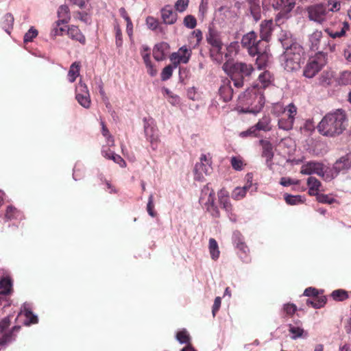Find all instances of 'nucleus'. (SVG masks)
I'll return each instance as SVG.
<instances>
[{"label":"nucleus","instance_id":"f257e3e1","mask_svg":"<svg viewBox=\"0 0 351 351\" xmlns=\"http://www.w3.org/2000/svg\"><path fill=\"white\" fill-rule=\"evenodd\" d=\"M347 121L346 112L338 109L326 114L319 123L317 130L323 136L333 137L346 130Z\"/></svg>","mask_w":351,"mask_h":351},{"label":"nucleus","instance_id":"f03ea898","mask_svg":"<svg viewBox=\"0 0 351 351\" xmlns=\"http://www.w3.org/2000/svg\"><path fill=\"white\" fill-rule=\"evenodd\" d=\"M341 8L339 0H328L310 5L307 8L308 18L317 23L322 24L332 16V12H337Z\"/></svg>","mask_w":351,"mask_h":351},{"label":"nucleus","instance_id":"7ed1b4c3","mask_svg":"<svg viewBox=\"0 0 351 351\" xmlns=\"http://www.w3.org/2000/svg\"><path fill=\"white\" fill-rule=\"evenodd\" d=\"M223 70L230 76L234 86L242 87L245 80L248 79L254 71L252 64L242 62H232L227 60L222 66Z\"/></svg>","mask_w":351,"mask_h":351},{"label":"nucleus","instance_id":"20e7f679","mask_svg":"<svg viewBox=\"0 0 351 351\" xmlns=\"http://www.w3.org/2000/svg\"><path fill=\"white\" fill-rule=\"evenodd\" d=\"M239 102L243 106V112L256 114L264 106L265 99L259 88L254 86L239 97Z\"/></svg>","mask_w":351,"mask_h":351},{"label":"nucleus","instance_id":"39448f33","mask_svg":"<svg viewBox=\"0 0 351 351\" xmlns=\"http://www.w3.org/2000/svg\"><path fill=\"white\" fill-rule=\"evenodd\" d=\"M303 54V47L300 45H293L285 49L284 53L280 56L281 65L287 71H296L300 67Z\"/></svg>","mask_w":351,"mask_h":351},{"label":"nucleus","instance_id":"423d86ee","mask_svg":"<svg viewBox=\"0 0 351 351\" xmlns=\"http://www.w3.org/2000/svg\"><path fill=\"white\" fill-rule=\"evenodd\" d=\"M263 44L261 40H257V36L254 32H250L245 34L241 39L242 46L247 49L251 56H258L256 59V64L258 69L262 67L259 62L265 58Z\"/></svg>","mask_w":351,"mask_h":351},{"label":"nucleus","instance_id":"0eeeda50","mask_svg":"<svg viewBox=\"0 0 351 351\" xmlns=\"http://www.w3.org/2000/svg\"><path fill=\"white\" fill-rule=\"evenodd\" d=\"M327 56L319 52L308 60L303 70V75L307 78L313 77L326 64Z\"/></svg>","mask_w":351,"mask_h":351},{"label":"nucleus","instance_id":"6e6552de","mask_svg":"<svg viewBox=\"0 0 351 351\" xmlns=\"http://www.w3.org/2000/svg\"><path fill=\"white\" fill-rule=\"evenodd\" d=\"M199 202L213 217L219 216V209L215 204V193L208 185L202 190Z\"/></svg>","mask_w":351,"mask_h":351},{"label":"nucleus","instance_id":"1a4fd4ad","mask_svg":"<svg viewBox=\"0 0 351 351\" xmlns=\"http://www.w3.org/2000/svg\"><path fill=\"white\" fill-rule=\"evenodd\" d=\"M235 8L231 5H223L215 12L214 21L220 26L231 23L237 18Z\"/></svg>","mask_w":351,"mask_h":351},{"label":"nucleus","instance_id":"9d476101","mask_svg":"<svg viewBox=\"0 0 351 351\" xmlns=\"http://www.w3.org/2000/svg\"><path fill=\"white\" fill-rule=\"evenodd\" d=\"M143 122L145 137L150 142L152 149H156L159 140V135L154 120L152 118H144Z\"/></svg>","mask_w":351,"mask_h":351},{"label":"nucleus","instance_id":"9b49d317","mask_svg":"<svg viewBox=\"0 0 351 351\" xmlns=\"http://www.w3.org/2000/svg\"><path fill=\"white\" fill-rule=\"evenodd\" d=\"M300 173L304 175L317 174L325 180L329 181V179L327 178V167H325L321 162L315 161L306 162L302 166Z\"/></svg>","mask_w":351,"mask_h":351},{"label":"nucleus","instance_id":"f8f14e48","mask_svg":"<svg viewBox=\"0 0 351 351\" xmlns=\"http://www.w3.org/2000/svg\"><path fill=\"white\" fill-rule=\"evenodd\" d=\"M195 179L198 181H202L204 176L211 173L212 167L210 159L206 155L202 154L199 158V162H197L195 169Z\"/></svg>","mask_w":351,"mask_h":351},{"label":"nucleus","instance_id":"ddd939ff","mask_svg":"<svg viewBox=\"0 0 351 351\" xmlns=\"http://www.w3.org/2000/svg\"><path fill=\"white\" fill-rule=\"evenodd\" d=\"M286 117H282L278 120V128L284 130L292 129L297 114V108L293 104H289L284 110Z\"/></svg>","mask_w":351,"mask_h":351},{"label":"nucleus","instance_id":"4468645a","mask_svg":"<svg viewBox=\"0 0 351 351\" xmlns=\"http://www.w3.org/2000/svg\"><path fill=\"white\" fill-rule=\"evenodd\" d=\"M75 98L77 102L84 108L90 106V97L87 86L80 81L75 87Z\"/></svg>","mask_w":351,"mask_h":351},{"label":"nucleus","instance_id":"2eb2a0df","mask_svg":"<svg viewBox=\"0 0 351 351\" xmlns=\"http://www.w3.org/2000/svg\"><path fill=\"white\" fill-rule=\"evenodd\" d=\"M349 169H351V160L350 161L348 156L341 157L335 162L332 168L327 167V178L329 179V180H331L337 177L341 171Z\"/></svg>","mask_w":351,"mask_h":351},{"label":"nucleus","instance_id":"dca6fc26","mask_svg":"<svg viewBox=\"0 0 351 351\" xmlns=\"http://www.w3.org/2000/svg\"><path fill=\"white\" fill-rule=\"evenodd\" d=\"M259 144L262 146L261 156L265 159V165L269 169L273 170V158L274 153L272 144L267 140H260Z\"/></svg>","mask_w":351,"mask_h":351},{"label":"nucleus","instance_id":"f3484780","mask_svg":"<svg viewBox=\"0 0 351 351\" xmlns=\"http://www.w3.org/2000/svg\"><path fill=\"white\" fill-rule=\"evenodd\" d=\"M295 5V0H277L276 2H273L274 8L280 11L277 15V20L282 17H287Z\"/></svg>","mask_w":351,"mask_h":351},{"label":"nucleus","instance_id":"a211bd4d","mask_svg":"<svg viewBox=\"0 0 351 351\" xmlns=\"http://www.w3.org/2000/svg\"><path fill=\"white\" fill-rule=\"evenodd\" d=\"M191 56V49L186 46H183L179 49L178 52L173 53L170 56V60L176 68L180 63L186 64L189 62Z\"/></svg>","mask_w":351,"mask_h":351},{"label":"nucleus","instance_id":"6ab92c4d","mask_svg":"<svg viewBox=\"0 0 351 351\" xmlns=\"http://www.w3.org/2000/svg\"><path fill=\"white\" fill-rule=\"evenodd\" d=\"M161 16L164 23L167 25L174 24L178 19L176 12L173 11L171 5H166L162 9Z\"/></svg>","mask_w":351,"mask_h":351},{"label":"nucleus","instance_id":"aec40b11","mask_svg":"<svg viewBox=\"0 0 351 351\" xmlns=\"http://www.w3.org/2000/svg\"><path fill=\"white\" fill-rule=\"evenodd\" d=\"M219 95L225 102L231 100L233 95V90L230 80L226 79L222 81V84L219 90Z\"/></svg>","mask_w":351,"mask_h":351},{"label":"nucleus","instance_id":"412c9836","mask_svg":"<svg viewBox=\"0 0 351 351\" xmlns=\"http://www.w3.org/2000/svg\"><path fill=\"white\" fill-rule=\"evenodd\" d=\"M278 38L284 49L291 47L293 45H299L294 41L291 32L287 30H280Z\"/></svg>","mask_w":351,"mask_h":351},{"label":"nucleus","instance_id":"4be33fe9","mask_svg":"<svg viewBox=\"0 0 351 351\" xmlns=\"http://www.w3.org/2000/svg\"><path fill=\"white\" fill-rule=\"evenodd\" d=\"M274 23L272 20H265L261 24L260 33L261 39L267 41L273 30Z\"/></svg>","mask_w":351,"mask_h":351},{"label":"nucleus","instance_id":"5701e85b","mask_svg":"<svg viewBox=\"0 0 351 351\" xmlns=\"http://www.w3.org/2000/svg\"><path fill=\"white\" fill-rule=\"evenodd\" d=\"M20 314H23L26 317V320L24 322L25 325H30L31 324H36L38 322V317L34 315L31 311V307L29 304H24Z\"/></svg>","mask_w":351,"mask_h":351},{"label":"nucleus","instance_id":"b1692460","mask_svg":"<svg viewBox=\"0 0 351 351\" xmlns=\"http://www.w3.org/2000/svg\"><path fill=\"white\" fill-rule=\"evenodd\" d=\"M322 39L323 36L321 31L316 30L312 33L308 38L310 49L314 51H317Z\"/></svg>","mask_w":351,"mask_h":351},{"label":"nucleus","instance_id":"393cba45","mask_svg":"<svg viewBox=\"0 0 351 351\" xmlns=\"http://www.w3.org/2000/svg\"><path fill=\"white\" fill-rule=\"evenodd\" d=\"M340 30L339 31H334L331 29H326L325 32L329 35L332 38H341L344 36L346 32L349 29V24L348 22H342L339 25Z\"/></svg>","mask_w":351,"mask_h":351},{"label":"nucleus","instance_id":"a878e982","mask_svg":"<svg viewBox=\"0 0 351 351\" xmlns=\"http://www.w3.org/2000/svg\"><path fill=\"white\" fill-rule=\"evenodd\" d=\"M258 80V83L256 86V88H266L271 84L272 76L269 71H265L259 74Z\"/></svg>","mask_w":351,"mask_h":351},{"label":"nucleus","instance_id":"bb28decb","mask_svg":"<svg viewBox=\"0 0 351 351\" xmlns=\"http://www.w3.org/2000/svg\"><path fill=\"white\" fill-rule=\"evenodd\" d=\"M67 34L71 38L79 41L80 43H85L86 39L81 31L76 26H71L67 30Z\"/></svg>","mask_w":351,"mask_h":351},{"label":"nucleus","instance_id":"cd10ccee","mask_svg":"<svg viewBox=\"0 0 351 351\" xmlns=\"http://www.w3.org/2000/svg\"><path fill=\"white\" fill-rule=\"evenodd\" d=\"M251 14L254 19L258 21L261 17V10L259 0H249Z\"/></svg>","mask_w":351,"mask_h":351},{"label":"nucleus","instance_id":"c85d7f7f","mask_svg":"<svg viewBox=\"0 0 351 351\" xmlns=\"http://www.w3.org/2000/svg\"><path fill=\"white\" fill-rule=\"evenodd\" d=\"M206 40L211 46V48L215 47V49H217L218 47H223V43L219 36L215 32H209Z\"/></svg>","mask_w":351,"mask_h":351},{"label":"nucleus","instance_id":"c756f323","mask_svg":"<svg viewBox=\"0 0 351 351\" xmlns=\"http://www.w3.org/2000/svg\"><path fill=\"white\" fill-rule=\"evenodd\" d=\"M254 127L256 128V131H270L271 130V118L269 116H264Z\"/></svg>","mask_w":351,"mask_h":351},{"label":"nucleus","instance_id":"7c9ffc66","mask_svg":"<svg viewBox=\"0 0 351 351\" xmlns=\"http://www.w3.org/2000/svg\"><path fill=\"white\" fill-rule=\"evenodd\" d=\"M58 21L67 23L70 19L69 8L66 5H62L58 10Z\"/></svg>","mask_w":351,"mask_h":351},{"label":"nucleus","instance_id":"2f4dec72","mask_svg":"<svg viewBox=\"0 0 351 351\" xmlns=\"http://www.w3.org/2000/svg\"><path fill=\"white\" fill-rule=\"evenodd\" d=\"M168 47L167 43H162L156 45L153 51V56L157 61L162 60L165 58V49Z\"/></svg>","mask_w":351,"mask_h":351},{"label":"nucleus","instance_id":"473e14b6","mask_svg":"<svg viewBox=\"0 0 351 351\" xmlns=\"http://www.w3.org/2000/svg\"><path fill=\"white\" fill-rule=\"evenodd\" d=\"M307 185L309 189V194L314 195L317 194V191H319L321 186L320 182L315 177L310 176L307 179Z\"/></svg>","mask_w":351,"mask_h":351},{"label":"nucleus","instance_id":"72a5a7b5","mask_svg":"<svg viewBox=\"0 0 351 351\" xmlns=\"http://www.w3.org/2000/svg\"><path fill=\"white\" fill-rule=\"evenodd\" d=\"M326 303V298L325 296H317L306 300L308 306H312L315 308H320Z\"/></svg>","mask_w":351,"mask_h":351},{"label":"nucleus","instance_id":"f704fd0d","mask_svg":"<svg viewBox=\"0 0 351 351\" xmlns=\"http://www.w3.org/2000/svg\"><path fill=\"white\" fill-rule=\"evenodd\" d=\"M19 328V326H14L12 330L6 332L3 335L2 337L0 339V349L14 340L13 331H18Z\"/></svg>","mask_w":351,"mask_h":351},{"label":"nucleus","instance_id":"c9c22d12","mask_svg":"<svg viewBox=\"0 0 351 351\" xmlns=\"http://www.w3.org/2000/svg\"><path fill=\"white\" fill-rule=\"evenodd\" d=\"M209 252L213 260H217L219 257L220 252L217 242L215 239L210 238L209 239Z\"/></svg>","mask_w":351,"mask_h":351},{"label":"nucleus","instance_id":"e433bc0d","mask_svg":"<svg viewBox=\"0 0 351 351\" xmlns=\"http://www.w3.org/2000/svg\"><path fill=\"white\" fill-rule=\"evenodd\" d=\"M289 331L291 334V339H296L300 337H306L307 336V332L300 326L289 324Z\"/></svg>","mask_w":351,"mask_h":351},{"label":"nucleus","instance_id":"4c0bfd02","mask_svg":"<svg viewBox=\"0 0 351 351\" xmlns=\"http://www.w3.org/2000/svg\"><path fill=\"white\" fill-rule=\"evenodd\" d=\"M102 156L108 159L113 160L115 163L119 165L121 167H124L126 165L125 160L118 154L114 152L106 154L104 149L101 150Z\"/></svg>","mask_w":351,"mask_h":351},{"label":"nucleus","instance_id":"58836bf2","mask_svg":"<svg viewBox=\"0 0 351 351\" xmlns=\"http://www.w3.org/2000/svg\"><path fill=\"white\" fill-rule=\"evenodd\" d=\"M236 244H237V247L239 250V256H240L241 258L244 262H248L249 258L247 257V253L249 252V249H248L247 246L240 239L238 240V241L236 243Z\"/></svg>","mask_w":351,"mask_h":351},{"label":"nucleus","instance_id":"ea45409f","mask_svg":"<svg viewBox=\"0 0 351 351\" xmlns=\"http://www.w3.org/2000/svg\"><path fill=\"white\" fill-rule=\"evenodd\" d=\"M5 217L9 219H21L23 217L22 213L12 206H8L6 213Z\"/></svg>","mask_w":351,"mask_h":351},{"label":"nucleus","instance_id":"a19ab883","mask_svg":"<svg viewBox=\"0 0 351 351\" xmlns=\"http://www.w3.org/2000/svg\"><path fill=\"white\" fill-rule=\"evenodd\" d=\"M80 74V65L77 62L73 63L68 73V78L70 82H73Z\"/></svg>","mask_w":351,"mask_h":351},{"label":"nucleus","instance_id":"79ce46f5","mask_svg":"<svg viewBox=\"0 0 351 351\" xmlns=\"http://www.w3.org/2000/svg\"><path fill=\"white\" fill-rule=\"evenodd\" d=\"M222 47H218L217 49L210 48V57L213 61L216 62L218 64H221L223 60V54L221 52Z\"/></svg>","mask_w":351,"mask_h":351},{"label":"nucleus","instance_id":"37998d69","mask_svg":"<svg viewBox=\"0 0 351 351\" xmlns=\"http://www.w3.org/2000/svg\"><path fill=\"white\" fill-rule=\"evenodd\" d=\"M101 133H102V135L104 137H106V138L107 145L108 147L114 146V138L112 136V135L110 134L109 130H108V128H106V126L105 125V124L103 121L101 122Z\"/></svg>","mask_w":351,"mask_h":351},{"label":"nucleus","instance_id":"c03bdc74","mask_svg":"<svg viewBox=\"0 0 351 351\" xmlns=\"http://www.w3.org/2000/svg\"><path fill=\"white\" fill-rule=\"evenodd\" d=\"M285 200L289 205H296L303 202V197L301 195H285Z\"/></svg>","mask_w":351,"mask_h":351},{"label":"nucleus","instance_id":"a18cd8bd","mask_svg":"<svg viewBox=\"0 0 351 351\" xmlns=\"http://www.w3.org/2000/svg\"><path fill=\"white\" fill-rule=\"evenodd\" d=\"M62 24H65L64 23H62L60 21H57L53 25V28L51 32V36L52 37H56L57 36H60L65 31V28L64 27H61Z\"/></svg>","mask_w":351,"mask_h":351},{"label":"nucleus","instance_id":"49530a36","mask_svg":"<svg viewBox=\"0 0 351 351\" xmlns=\"http://www.w3.org/2000/svg\"><path fill=\"white\" fill-rule=\"evenodd\" d=\"M331 296L335 300L337 301H343L348 297L347 292L343 289L333 291Z\"/></svg>","mask_w":351,"mask_h":351},{"label":"nucleus","instance_id":"de8ad7c7","mask_svg":"<svg viewBox=\"0 0 351 351\" xmlns=\"http://www.w3.org/2000/svg\"><path fill=\"white\" fill-rule=\"evenodd\" d=\"M176 339L180 343H187L189 342L190 337L186 330H182L178 332Z\"/></svg>","mask_w":351,"mask_h":351},{"label":"nucleus","instance_id":"09e8293b","mask_svg":"<svg viewBox=\"0 0 351 351\" xmlns=\"http://www.w3.org/2000/svg\"><path fill=\"white\" fill-rule=\"evenodd\" d=\"M38 35V31L32 27L24 36V43L32 42V40L36 38Z\"/></svg>","mask_w":351,"mask_h":351},{"label":"nucleus","instance_id":"8fccbe9b","mask_svg":"<svg viewBox=\"0 0 351 351\" xmlns=\"http://www.w3.org/2000/svg\"><path fill=\"white\" fill-rule=\"evenodd\" d=\"M184 24L186 27L193 29L197 25L196 19L191 15H187L184 19Z\"/></svg>","mask_w":351,"mask_h":351},{"label":"nucleus","instance_id":"3c124183","mask_svg":"<svg viewBox=\"0 0 351 351\" xmlns=\"http://www.w3.org/2000/svg\"><path fill=\"white\" fill-rule=\"evenodd\" d=\"M245 196V193L244 189H241V187H236L232 193V197L236 200L241 199Z\"/></svg>","mask_w":351,"mask_h":351},{"label":"nucleus","instance_id":"603ef678","mask_svg":"<svg viewBox=\"0 0 351 351\" xmlns=\"http://www.w3.org/2000/svg\"><path fill=\"white\" fill-rule=\"evenodd\" d=\"M231 165L234 169L241 171L243 169V162L240 158L234 156L231 158Z\"/></svg>","mask_w":351,"mask_h":351},{"label":"nucleus","instance_id":"864d4df0","mask_svg":"<svg viewBox=\"0 0 351 351\" xmlns=\"http://www.w3.org/2000/svg\"><path fill=\"white\" fill-rule=\"evenodd\" d=\"M173 67L171 65L165 66L161 73V79L163 81L169 80L173 73Z\"/></svg>","mask_w":351,"mask_h":351},{"label":"nucleus","instance_id":"5fc2aeb1","mask_svg":"<svg viewBox=\"0 0 351 351\" xmlns=\"http://www.w3.org/2000/svg\"><path fill=\"white\" fill-rule=\"evenodd\" d=\"M147 27L152 30H156L159 27V22L152 16H148L146 19Z\"/></svg>","mask_w":351,"mask_h":351},{"label":"nucleus","instance_id":"6e6d98bb","mask_svg":"<svg viewBox=\"0 0 351 351\" xmlns=\"http://www.w3.org/2000/svg\"><path fill=\"white\" fill-rule=\"evenodd\" d=\"M114 30H115L116 45H117V47H120L122 46V44H123L121 30L119 25H116L114 27Z\"/></svg>","mask_w":351,"mask_h":351},{"label":"nucleus","instance_id":"4d7b16f0","mask_svg":"<svg viewBox=\"0 0 351 351\" xmlns=\"http://www.w3.org/2000/svg\"><path fill=\"white\" fill-rule=\"evenodd\" d=\"M189 5V0H177L175 8L180 12H184Z\"/></svg>","mask_w":351,"mask_h":351},{"label":"nucleus","instance_id":"13d9d810","mask_svg":"<svg viewBox=\"0 0 351 351\" xmlns=\"http://www.w3.org/2000/svg\"><path fill=\"white\" fill-rule=\"evenodd\" d=\"M317 199L320 203L332 204L335 202V199L327 195H318L317 197Z\"/></svg>","mask_w":351,"mask_h":351},{"label":"nucleus","instance_id":"bf43d9fd","mask_svg":"<svg viewBox=\"0 0 351 351\" xmlns=\"http://www.w3.org/2000/svg\"><path fill=\"white\" fill-rule=\"evenodd\" d=\"M322 42L324 46L323 48L324 50L328 51L330 52H333L335 51L336 45L333 42L328 38L323 40Z\"/></svg>","mask_w":351,"mask_h":351},{"label":"nucleus","instance_id":"052dcab7","mask_svg":"<svg viewBox=\"0 0 351 351\" xmlns=\"http://www.w3.org/2000/svg\"><path fill=\"white\" fill-rule=\"evenodd\" d=\"M154 196L152 194H151L149 197L148 203L147 205V210L149 213V215L152 217H155L156 213L154 212Z\"/></svg>","mask_w":351,"mask_h":351},{"label":"nucleus","instance_id":"680f3d73","mask_svg":"<svg viewBox=\"0 0 351 351\" xmlns=\"http://www.w3.org/2000/svg\"><path fill=\"white\" fill-rule=\"evenodd\" d=\"M4 21L3 24H5L3 25L4 28H10L12 27L13 23H14V18L12 15L10 13H7L4 17Z\"/></svg>","mask_w":351,"mask_h":351},{"label":"nucleus","instance_id":"e2e57ef3","mask_svg":"<svg viewBox=\"0 0 351 351\" xmlns=\"http://www.w3.org/2000/svg\"><path fill=\"white\" fill-rule=\"evenodd\" d=\"M219 202L226 213H229L232 210V206L230 202L229 198L224 199Z\"/></svg>","mask_w":351,"mask_h":351},{"label":"nucleus","instance_id":"0e129e2a","mask_svg":"<svg viewBox=\"0 0 351 351\" xmlns=\"http://www.w3.org/2000/svg\"><path fill=\"white\" fill-rule=\"evenodd\" d=\"M304 295L313 298L319 296V291L314 287L306 288L304 291Z\"/></svg>","mask_w":351,"mask_h":351},{"label":"nucleus","instance_id":"69168bd1","mask_svg":"<svg viewBox=\"0 0 351 351\" xmlns=\"http://www.w3.org/2000/svg\"><path fill=\"white\" fill-rule=\"evenodd\" d=\"M256 128L254 126H252L250 128H249L248 130H247L246 131H243V132H240L239 136H241L242 138H245V137L251 136H256Z\"/></svg>","mask_w":351,"mask_h":351},{"label":"nucleus","instance_id":"338daca9","mask_svg":"<svg viewBox=\"0 0 351 351\" xmlns=\"http://www.w3.org/2000/svg\"><path fill=\"white\" fill-rule=\"evenodd\" d=\"M284 311L289 315H292L296 311V306L293 304H287L284 306Z\"/></svg>","mask_w":351,"mask_h":351},{"label":"nucleus","instance_id":"774afa93","mask_svg":"<svg viewBox=\"0 0 351 351\" xmlns=\"http://www.w3.org/2000/svg\"><path fill=\"white\" fill-rule=\"evenodd\" d=\"M221 298L220 297L215 298L214 304L213 306V311H212L213 316H215V314L217 313V312L219 311V309L221 306Z\"/></svg>","mask_w":351,"mask_h":351}]
</instances>
